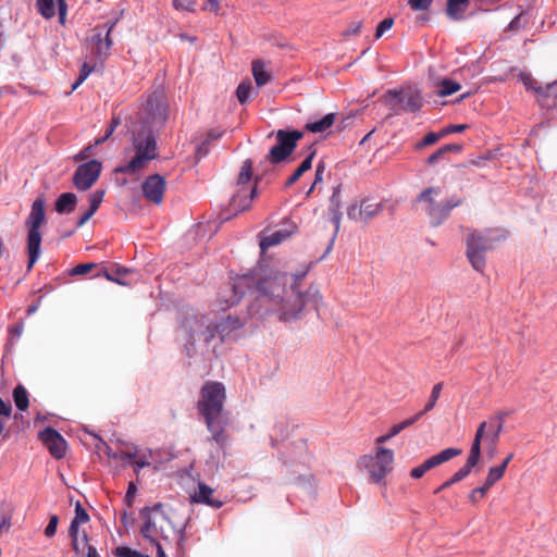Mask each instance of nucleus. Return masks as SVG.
<instances>
[{"instance_id":"nucleus-1","label":"nucleus","mask_w":557,"mask_h":557,"mask_svg":"<svg viewBox=\"0 0 557 557\" xmlns=\"http://www.w3.org/2000/svg\"><path fill=\"white\" fill-rule=\"evenodd\" d=\"M287 273L258 268L249 273L237 276L232 285L234 296L230 306L237 304L246 290L257 293V300L265 313L276 315L283 323H290L302 317L306 307L315 310L322 304L320 290L310 286L305 293L289 284Z\"/></svg>"},{"instance_id":"nucleus-2","label":"nucleus","mask_w":557,"mask_h":557,"mask_svg":"<svg viewBox=\"0 0 557 557\" xmlns=\"http://www.w3.org/2000/svg\"><path fill=\"white\" fill-rule=\"evenodd\" d=\"M245 322L237 317L222 318L215 322H206L203 315L194 314L183 320L180 326V335L185 341L187 355L191 356L196 344L202 342L207 349H212L215 354V344L213 341L219 338V343L235 342L239 338Z\"/></svg>"},{"instance_id":"nucleus-3","label":"nucleus","mask_w":557,"mask_h":557,"mask_svg":"<svg viewBox=\"0 0 557 557\" xmlns=\"http://www.w3.org/2000/svg\"><path fill=\"white\" fill-rule=\"evenodd\" d=\"M226 398L225 387L221 382L208 381L200 389L197 409L203 417L211 440L220 447L227 442L225 429L230 423L227 412L224 410Z\"/></svg>"},{"instance_id":"nucleus-4","label":"nucleus","mask_w":557,"mask_h":557,"mask_svg":"<svg viewBox=\"0 0 557 557\" xmlns=\"http://www.w3.org/2000/svg\"><path fill=\"white\" fill-rule=\"evenodd\" d=\"M505 231L500 228H488L482 232L476 230L468 231L466 256L475 271L484 272L486 252L493 249L497 243L505 239Z\"/></svg>"},{"instance_id":"nucleus-5","label":"nucleus","mask_w":557,"mask_h":557,"mask_svg":"<svg viewBox=\"0 0 557 557\" xmlns=\"http://www.w3.org/2000/svg\"><path fill=\"white\" fill-rule=\"evenodd\" d=\"M133 149L135 154L123 165L116 168V172L136 175L147 164L158 158V146L151 131L139 132L133 136Z\"/></svg>"},{"instance_id":"nucleus-6","label":"nucleus","mask_w":557,"mask_h":557,"mask_svg":"<svg viewBox=\"0 0 557 557\" xmlns=\"http://www.w3.org/2000/svg\"><path fill=\"white\" fill-rule=\"evenodd\" d=\"M45 220V200L44 198L38 197L32 203L30 212L25 220V227L27 228L28 270L33 269L34 264L40 257V247L42 240L40 226Z\"/></svg>"},{"instance_id":"nucleus-7","label":"nucleus","mask_w":557,"mask_h":557,"mask_svg":"<svg viewBox=\"0 0 557 557\" xmlns=\"http://www.w3.org/2000/svg\"><path fill=\"white\" fill-rule=\"evenodd\" d=\"M393 465L394 451L382 446H377L374 454L362 455L357 461V467L368 473L371 482L383 485L393 470Z\"/></svg>"},{"instance_id":"nucleus-8","label":"nucleus","mask_w":557,"mask_h":557,"mask_svg":"<svg viewBox=\"0 0 557 557\" xmlns=\"http://www.w3.org/2000/svg\"><path fill=\"white\" fill-rule=\"evenodd\" d=\"M504 417L496 416L483 421L476 429L469 457L479 463L483 446H497L503 432Z\"/></svg>"},{"instance_id":"nucleus-9","label":"nucleus","mask_w":557,"mask_h":557,"mask_svg":"<svg viewBox=\"0 0 557 557\" xmlns=\"http://www.w3.org/2000/svg\"><path fill=\"white\" fill-rule=\"evenodd\" d=\"M116 22H108L92 29V35L87 39L86 48L89 51L90 61H96L103 66L104 61L110 55L112 39L110 37Z\"/></svg>"},{"instance_id":"nucleus-10","label":"nucleus","mask_w":557,"mask_h":557,"mask_svg":"<svg viewBox=\"0 0 557 557\" xmlns=\"http://www.w3.org/2000/svg\"><path fill=\"white\" fill-rule=\"evenodd\" d=\"M252 176V161H244L237 178V190L231 199L230 207L236 213L250 208L251 201L257 195L256 187H250Z\"/></svg>"},{"instance_id":"nucleus-11","label":"nucleus","mask_w":557,"mask_h":557,"mask_svg":"<svg viewBox=\"0 0 557 557\" xmlns=\"http://www.w3.org/2000/svg\"><path fill=\"white\" fill-rule=\"evenodd\" d=\"M302 137L304 133L297 129H278L275 134L276 145L270 149L267 160L271 164H277L286 161L295 150L297 141Z\"/></svg>"},{"instance_id":"nucleus-12","label":"nucleus","mask_w":557,"mask_h":557,"mask_svg":"<svg viewBox=\"0 0 557 557\" xmlns=\"http://www.w3.org/2000/svg\"><path fill=\"white\" fill-rule=\"evenodd\" d=\"M386 97V101L392 109H401L416 113L419 112L423 106L420 91L413 88L388 90Z\"/></svg>"},{"instance_id":"nucleus-13","label":"nucleus","mask_w":557,"mask_h":557,"mask_svg":"<svg viewBox=\"0 0 557 557\" xmlns=\"http://www.w3.org/2000/svg\"><path fill=\"white\" fill-rule=\"evenodd\" d=\"M102 170L101 162L91 160L77 166L73 176V184L78 190L89 189L98 180Z\"/></svg>"},{"instance_id":"nucleus-14","label":"nucleus","mask_w":557,"mask_h":557,"mask_svg":"<svg viewBox=\"0 0 557 557\" xmlns=\"http://www.w3.org/2000/svg\"><path fill=\"white\" fill-rule=\"evenodd\" d=\"M461 453L462 450L460 448L449 447L443 449L438 454L433 455L426 460H424L420 466L412 468L410 471V476L412 479H420L424 475L426 471L451 460L453 458L461 455Z\"/></svg>"},{"instance_id":"nucleus-15","label":"nucleus","mask_w":557,"mask_h":557,"mask_svg":"<svg viewBox=\"0 0 557 557\" xmlns=\"http://www.w3.org/2000/svg\"><path fill=\"white\" fill-rule=\"evenodd\" d=\"M165 188L166 182L164 177L159 174L149 175L141 184L144 197L154 205H160L163 201Z\"/></svg>"},{"instance_id":"nucleus-16","label":"nucleus","mask_w":557,"mask_h":557,"mask_svg":"<svg viewBox=\"0 0 557 557\" xmlns=\"http://www.w3.org/2000/svg\"><path fill=\"white\" fill-rule=\"evenodd\" d=\"M39 438L54 458L61 459L65 456L66 442L58 431L46 428L39 432Z\"/></svg>"},{"instance_id":"nucleus-17","label":"nucleus","mask_w":557,"mask_h":557,"mask_svg":"<svg viewBox=\"0 0 557 557\" xmlns=\"http://www.w3.org/2000/svg\"><path fill=\"white\" fill-rule=\"evenodd\" d=\"M460 205V198L451 197L444 203H436L434 207H422V210L429 216L430 223L433 226H438L450 215V211Z\"/></svg>"},{"instance_id":"nucleus-18","label":"nucleus","mask_w":557,"mask_h":557,"mask_svg":"<svg viewBox=\"0 0 557 557\" xmlns=\"http://www.w3.org/2000/svg\"><path fill=\"white\" fill-rule=\"evenodd\" d=\"M297 231V225L293 222L285 223L278 230L273 231L269 235L264 236L260 240V248L262 251H265L270 247L276 246L282 242L289 238Z\"/></svg>"},{"instance_id":"nucleus-19","label":"nucleus","mask_w":557,"mask_h":557,"mask_svg":"<svg viewBox=\"0 0 557 557\" xmlns=\"http://www.w3.org/2000/svg\"><path fill=\"white\" fill-rule=\"evenodd\" d=\"M147 112V124L151 128H159L164 125L168 119L166 108L164 103L158 101L157 99H149L146 103Z\"/></svg>"},{"instance_id":"nucleus-20","label":"nucleus","mask_w":557,"mask_h":557,"mask_svg":"<svg viewBox=\"0 0 557 557\" xmlns=\"http://www.w3.org/2000/svg\"><path fill=\"white\" fill-rule=\"evenodd\" d=\"M214 490L205 483L198 484V490L190 495L194 503L203 504L212 508L219 509L223 506V502L213 497Z\"/></svg>"},{"instance_id":"nucleus-21","label":"nucleus","mask_w":557,"mask_h":557,"mask_svg":"<svg viewBox=\"0 0 557 557\" xmlns=\"http://www.w3.org/2000/svg\"><path fill=\"white\" fill-rule=\"evenodd\" d=\"M478 463L468 456L466 463L458 471H456L449 480L445 481L441 486H438L434 493L437 494L443 490L448 488L453 484L460 482L471 473L472 469Z\"/></svg>"},{"instance_id":"nucleus-22","label":"nucleus","mask_w":557,"mask_h":557,"mask_svg":"<svg viewBox=\"0 0 557 557\" xmlns=\"http://www.w3.org/2000/svg\"><path fill=\"white\" fill-rule=\"evenodd\" d=\"M420 419H421V414H413L412 417H410L397 424H394L386 434L376 437L375 444H377V445L385 444L387 441H389L394 436L398 435L401 431L411 426Z\"/></svg>"},{"instance_id":"nucleus-23","label":"nucleus","mask_w":557,"mask_h":557,"mask_svg":"<svg viewBox=\"0 0 557 557\" xmlns=\"http://www.w3.org/2000/svg\"><path fill=\"white\" fill-rule=\"evenodd\" d=\"M539 102L542 107L554 108L557 107V82L547 84L537 89Z\"/></svg>"},{"instance_id":"nucleus-24","label":"nucleus","mask_w":557,"mask_h":557,"mask_svg":"<svg viewBox=\"0 0 557 557\" xmlns=\"http://www.w3.org/2000/svg\"><path fill=\"white\" fill-rule=\"evenodd\" d=\"M77 205V197L73 193H63L61 194L54 203V209L58 213H71L74 211Z\"/></svg>"},{"instance_id":"nucleus-25","label":"nucleus","mask_w":557,"mask_h":557,"mask_svg":"<svg viewBox=\"0 0 557 557\" xmlns=\"http://www.w3.org/2000/svg\"><path fill=\"white\" fill-rule=\"evenodd\" d=\"M469 4L470 0H447L446 13L451 20H461Z\"/></svg>"},{"instance_id":"nucleus-26","label":"nucleus","mask_w":557,"mask_h":557,"mask_svg":"<svg viewBox=\"0 0 557 557\" xmlns=\"http://www.w3.org/2000/svg\"><path fill=\"white\" fill-rule=\"evenodd\" d=\"M315 151H311L308 157L300 163V165L294 171V173L287 178L286 186L289 187L295 184L307 171L312 166V160Z\"/></svg>"},{"instance_id":"nucleus-27","label":"nucleus","mask_w":557,"mask_h":557,"mask_svg":"<svg viewBox=\"0 0 557 557\" xmlns=\"http://www.w3.org/2000/svg\"><path fill=\"white\" fill-rule=\"evenodd\" d=\"M335 120L336 115L334 113H329L319 121L308 123L306 125V129L311 133H323L334 124Z\"/></svg>"},{"instance_id":"nucleus-28","label":"nucleus","mask_w":557,"mask_h":557,"mask_svg":"<svg viewBox=\"0 0 557 557\" xmlns=\"http://www.w3.org/2000/svg\"><path fill=\"white\" fill-rule=\"evenodd\" d=\"M141 535L148 540L151 544H157L158 536L160 534V531L154 522L150 517L146 518L144 524L140 528Z\"/></svg>"},{"instance_id":"nucleus-29","label":"nucleus","mask_w":557,"mask_h":557,"mask_svg":"<svg viewBox=\"0 0 557 557\" xmlns=\"http://www.w3.org/2000/svg\"><path fill=\"white\" fill-rule=\"evenodd\" d=\"M252 75L258 86L265 85L271 78L269 72L265 70L264 63L260 60L252 62Z\"/></svg>"},{"instance_id":"nucleus-30","label":"nucleus","mask_w":557,"mask_h":557,"mask_svg":"<svg viewBox=\"0 0 557 557\" xmlns=\"http://www.w3.org/2000/svg\"><path fill=\"white\" fill-rule=\"evenodd\" d=\"M440 195V188L428 187L420 193L417 197V202L421 203L422 207H434L436 205L435 197Z\"/></svg>"},{"instance_id":"nucleus-31","label":"nucleus","mask_w":557,"mask_h":557,"mask_svg":"<svg viewBox=\"0 0 557 557\" xmlns=\"http://www.w3.org/2000/svg\"><path fill=\"white\" fill-rule=\"evenodd\" d=\"M13 399L18 410L25 411L28 408V393L23 385L20 384L13 389Z\"/></svg>"},{"instance_id":"nucleus-32","label":"nucleus","mask_w":557,"mask_h":557,"mask_svg":"<svg viewBox=\"0 0 557 557\" xmlns=\"http://www.w3.org/2000/svg\"><path fill=\"white\" fill-rule=\"evenodd\" d=\"M443 385H444L443 382H440V383H436L432 387L431 395H430L428 403L425 404L424 408L421 411L417 412L416 414H421V418H422L425 413L433 410V408L436 405V401L438 400V398L441 396Z\"/></svg>"},{"instance_id":"nucleus-33","label":"nucleus","mask_w":557,"mask_h":557,"mask_svg":"<svg viewBox=\"0 0 557 557\" xmlns=\"http://www.w3.org/2000/svg\"><path fill=\"white\" fill-rule=\"evenodd\" d=\"M98 66H100V64L96 63V61L89 60V62H84L82 64L79 75L72 86V90H75L78 86H81L91 74V72H94Z\"/></svg>"},{"instance_id":"nucleus-34","label":"nucleus","mask_w":557,"mask_h":557,"mask_svg":"<svg viewBox=\"0 0 557 557\" xmlns=\"http://www.w3.org/2000/svg\"><path fill=\"white\" fill-rule=\"evenodd\" d=\"M460 150H461V147L459 145H455V144L444 145L443 147L437 149L434 153H432L428 158V164L433 165V164L437 163L438 160H441L444 157V154L447 152H450V151L459 152Z\"/></svg>"},{"instance_id":"nucleus-35","label":"nucleus","mask_w":557,"mask_h":557,"mask_svg":"<svg viewBox=\"0 0 557 557\" xmlns=\"http://www.w3.org/2000/svg\"><path fill=\"white\" fill-rule=\"evenodd\" d=\"M151 459H152V454L150 450L141 451V450L136 449V458L133 461V467H134L135 472L139 473V471L143 468L150 466Z\"/></svg>"},{"instance_id":"nucleus-36","label":"nucleus","mask_w":557,"mask_h":557,"mask_svg":"<svg viewBox=\"0 0 557 557\" xmlns=\"http://www.w3.org/2000/svg\"><path fill=\"white\" fill-rule=\"evenodd\" d=\"M461 88V85L455 81L449 78H444L441 82L440 89L437 91L438 96L446 97L457 92Z\"/></svg>"},{"instance_id":"nucleus-37","label":"nucleus","mask_w":557,"mask_h":557,"mask_svg":"<svg viewBox=\"0 0 557 557\" xmlns=\"http://www.w3.org/2000/svg\"><path fill=\"white\" fill-rule=\"evenodd\" d=\"M36 7L38 12L45 18H51L54 16V0H37Z\"/></svg>"},{"instance_id":"nucleus-38","label":"nucleus","mask_w":557,"mask_h":557,"mask_svg":"<svg viewBox=\"0 0 557 557\" xmlns=\"http://www.w3.org/2000/svg\"><path fill=\"white\" fill-rule=\"evenodd\" d=\"M251 88H252V86H251V82L250 81L242 82L238 85V87L236 89V96H237L238 101L242 104H244V103L249 101Z\"/></svg>"},{"instance_id":"nucleus-39","label":"nucleus","mask_w":557,"mask_h":557,"mask_svg":"<svg viewBox=\"0 0 557 557\" xmlns=\"http://www.w3.org/2000/svg\"><path fill=\"white\" fill-rule=\"evenodd\" d=\"M297 453L295 456L290 457L292 462H301L305 463L309 461L308 447L306 441H300L297 445Z\"/></svg>"},{"instance_id":"nucleus-40","label":"nucleus","mask_w":557,"mask_h":557,"mask_svg":"<svg viewBox=\"0 0 557 557\" xmlns=\"http://www.w3.org/2000/svg\"><path fill=\"white\" fill-rule=\"evenodd\" d=\"M505 474V470L503 467H492L490 468L485 483L486 487H492L496 482H498Z\"/></svg>"},{"instance_id":"nucleus-41","label":"nucleus","mask_w":557,"mask_h":557,"mask_svg":"<svg viewBox=\"0 0 557 557\" xmlns=\"http://www.w3.org/2000/svg\"><path fill=\"white\" fill-rule=\"evenodd\" d=\"M115 555L117 557H150L149 555L139 553L128 546H119L115 548Z\"/></svg>"},{"instance_id":"nucleus-42","label":"nucleus","mask_w":557,"mask_h":557,"mask_svg":"<svg viewBox=\"0 0 557 557\" xmlns=\"http://www.w3.org/2000/svg\"><path fill=\"white\" fill-rule=\"evenodd\" d=\"M362 207L366 220L374 218L383 210L382 203H367L363 205Z\"/></svg>"},{"instance_id":"nucleus-43","label":"nucleus","mask_w":557,"mask_h":557,"mask_svg":"<svg viewBox=\"0 0 557 557\" xmlns=\"http://www.w3.org/2000/svg\"><path fill=\"white\" fill-rule=\"evenodd\" d=\"M442 137H444L442 135V131L440 133L430 132L423 137V139L419 144H417V148H422L425 146L433 145L437 140H440Z\"/></svg>"},{"instance_id":"nucleus-44","label":"nucleus","mask_w":557,"mask_h":557,"mask_svg":"<svg viewBox=\"0 0 557 557\" xmlns=\"http://www.w3.org/2000/svg\"><path fill=\"white\" fill-rule=\"evenodd\" d=\"M104 196V190H95L89 195V208L97 211Z\"/></svg>"},{"instance_id":"nucleus-45","label":"nucleus","mask_w":557,"mask_h":557,"mask_svg":"<svg viewBox=\"0 0 557 557\" xmlns=\"http://www.w3.org/2000/svg\"><path fill=\"white\" fill-rule=\"evenodd\" d=\"M58 523H59V517L57 515H51L49 518V522L44 531V533L47 537L50 539L55 535L57 529H58Z\"/></svg>"},{"instance_id":"nucleus-46","label":"nucleus","mask_w":557,"mask_h":557,"mask_svg":"<svg viewBox=\"0 0 557 557\" xmlns=\"http://www.w3.org/2000/svg\"><path fill=\"white\" fill-rule=\"evenodd\" d=\"M89 520V516L87 511L83 508L82 504L79 502L75 505V517L72 521H75L77 523H86Z\"/></svg>"},{"instance_id":"nucleus-47","label":"nucleus","mask_w":557,"mask_h":557,"mask_svg":"<svg viewBox=\"0 0 557 557\" xmlns=\"http://www.w3.org/2000/svg\"><path fill=\"white\" fill-rule=\"evenodd\" d=\"M347 216L350 220H355V221L360 220L363 216V207L358 206L357 203H351L347 208Z\"/></svg>"},{"instance_id":"nucleus-48","label":"nucleus","mask_w":557,"mask_h":557,"mask_svg":"<svg viewBox=\"0 0 557 557\" xmlns=\"http://www.w3.org/2000/svg\"><path fill=\"white\" fill-rule=\"evenodd\" d=\"M491 487H486V483L484 482V484L482 486H479V487L472 490L471 493L469 494L470 502H472V503L479 502L481 498H483L485 496V494L487 493V491Z\"/></svg>"},{"instance_id":"nucleus-49","label":"nucleus","mask_w":557,"mask_h":557,"mask_svg":"<svg viewBox=\"0 0 557 557\" xmlns=\"http://www.w3.org/2000/svg\"><path fill=\"white\" fill-rule=\"evenodd\" d=\"M393 24H394L393 18L382 20L376 27L375 37L376 38L382 37L385 32H387L388 29L392 28Z\"/></svg>"},{"instance_id":"nucleus-50","label":"nucleus","mask_w":557,"mask_h":557,"mask_svg":"<svg viewBox=\"0 0 557 557\" xmlns=\"http://www.w3.org/2000/svg\"><path fill=\"white\" fill-rule=\"evenodd\" d=\"M362 28V22L361 21H355L351 22L348 27L343 32L344 37L348 36H356L360 33Z\"/></svg>"},{"instance_id":"nucleus-51","label":"nucleus","mask_w":557,"mask_h":557,"mask_svg":"<svg viewBox=\"0 0 557 557\" xmlns=\"http://www.w3.org/2000/svg\"><path fill=\"white\" fill-rule=\"evenodd\" d=\"M433 0H409V5L413 11H424L428 10Z\"/></svg>"},{"instance_id":"nucleus-52","label":"nucleus","mask_w":557,"mask_h":557,"mask_svg":"<svg viewBox=\"0 0 557 557\" xmlns=\"http://www.w3.org/2000/svg\"><path fill=\"white\" fill-rule=\"evenodd\" d=\"M525 24H527V20L524 18L523 14H519L510 21V23L508 25V29L509 30H519V29L523 28L525 26Z\"/></svg>"},{"instance_id":"nucleus-53","label":"nucleus","mask_w":557,"mask_h":557,"mask_svg":"<svg viewBox=\"0 0 557 557\" xmlns=\"http://www.w3.org/2000/svg\"><path fill=\"white\" fill-rule=\"evenodd\" d=\"M81 523H77L75 521H71L69 533L72 537V546L73 548H77V536H79V527Z\"/></svg>"},{"instance_id":"nucleus-54","label":"nucleus","mask_w":557,"mask_h":557,"mask_svg":"<svg viewBox=\"0 0 557 557\" xmlns=\"http://www.w3.org/2000/svg\"><path fill=\"white\" fill-rule=\"evenodd\" d=\"M309 269H310V267H309V265H306L301 271L296 272V273L293 275V277L290 278V281H289V284H288V285H289V286H290V285H294L298 290H300V289H299V287H298V285H297V282H298V281H300V280H302V278L307 275V273L309 272Z\"/></svg>"},{"instance_id":"nucleus-55","label":"nucleus","mask_w":557,"mask_h":557,"mask_svg":"<svg viewBox=\"0 0 557 557\" xmlns=\"http://www.w3.org/2000/svg\"><path fill=\"white\" fill-rule=\"evenodd\" d=\"M467 128L466 124L448 125L442 129V135L447 136L453 133H461Z\"/></svg>"},{"instance_id":"nucleus-56","label":"nucleus","mask_w":557,"mask_h":557,"mask_svg":"<svg viewBox=\"0 0 557 557\" xmlns=\"http://www.w3.org/2000/svg\"><path fill=\"white\" fill-rule=\"evenodd\" d=\"M136 493H137V487H136V485L133 482H131L128 484L127 492H126V495H125V498H124L125 503L129 507L133 505V500H134V498L136 496Z\"/></svg>"},{"instance_id":"nucleus-57","label":"nucleus","mask_w":557,"mask_h":557,"mask_svg":"<svg viewBox=\"0 0 557 557\" xmlns=\"http://www.w3.org/2000/svg\"><path fill=\"white\" fill-rule=\"evenodd\" d=\"M92 267H94L92 263L78 264L72 269V274L73 275L86 274L91 270Z\"/></svg>"},{"instance_id":"nucleus-58","label":"nucleus","mask_w":557,"mask_h":557,"mask_svg":"<svg viewBox=\"0 0 557 557\" xmlns=\"http://www.w3.org/2000/svg\"><path fill=\"white\" fill-rule=\"evenodd\" d=\"M521 79L527 89H532L537 94V89H540L541 86H537L536 82L531 76L521 75Z\"/></svg>"},{"instance_id":"nucleus-59","label":"nucleus","mask_w":557,"mask_h":557,"mask_svg":"<svg viewBox=\"0 0 557 557\" xmlns=\"http://www.w3.org/2000/svg\"><path fill=\"white\" fill-rule=\"evenodd\" d=\"M12 413V407L10 403H5L0 397V418H9Z\"/></svg>"},{"instance_id":"nucleus-60","label":"nucleus","mask_w":557,"mask_h":557,"mask_svg":"<svg viewBox=\"0 0 557 557\" xmlns=\"http://www.w3.org/2000/svg\"><path fill=\"white\" fill-rule=\"evenodd\" d=\"M332 212H333L332 223L334 224L335 235H336L339 230L342 213L339 212L338 206H336L334 209H332Z\"/></svg>"},{"instance_id":"nucleus-61","label":"nucleus","mask_w":557,"mask_h":557,"mask_svg":"<svg viewBox=\"0 0 557 557\" xmlns=\"http://www.w3.org/2000/svg\"><path fill=\"white\" fill-rule=\"evenodd\" d=\"M96 213L95 210L88 208V210H86L82 216L78 219L77 223H76V227H82L94 214Z\"/></svg>"},{"instance_id":"nucleus-62","label":"nucleus","mask_w":557,"mask_h":557,"mask_svg":"<svg viewBox=\"0 0 557 557\" xmlns=\"http://www.w3.org/2000/svg\"><path fill=\"white\" fill-rule=\"evenodd\" d=\"M11 527V519L5 513L0 512V535L3 530H8Z\"/></svg>"},{"instance_id":"nucleus-63","label":"nucleus","mask_w":557,"mask_h":557,"mask_svg":"<svg viewBox=\"0 0 557 557\" xmlns=\"http://www.w3.org/2000/svg\"><path fill=\"white\" fill-rule=\"evenodd\" d=\"M325 171V165L323 162L318 163L315 169V177H314V184H319L323 181V173Z\"/></svg>"},{"instance_id":"nucleus-64","label":"nucleus","mask_w":557,"mask_h":557,"mask_svg":"<svg viewBox=\"0 0 557 557\" xmlns=\"http://www.w3.org/2000/svg\"><path fill=\"white\" fill-rule=\"evenodd\" d=\"M208 140H205L202 141L198 147H197V150H196V154L197 157L200 159V158H203L207 156L209 149H208Z\"/></svg>"}]
</instances>
